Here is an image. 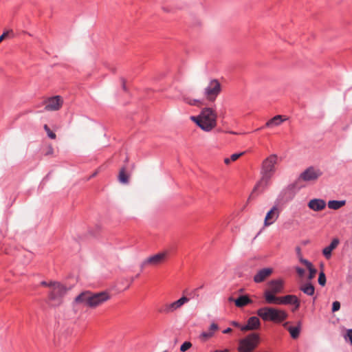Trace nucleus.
Returning a JSON list of instances; mask_svg holds the SVG:
<instances>
[{"mask_svg":"<svg viewBox=\"0 0 352 352\" xmlns=\"http://www.w3.org/2000/svg\"><path fill=\"white\" fill-rule=\"evenodd\" d=\"M346 204L345 200H330L328 201V207L332 210H338Z\"/></svg>","mask_w":352,"mask_h":352,"instance_id":"obj_26","label":"nucleus"},{"mask_svg":"<svg viewBox=\"0 0 352 352\" xmlns=\"http://www.w3.org/2000/svg\"><path fill=\"white\" fill-rule=\"evenodd\" d=\"M183 100L186 103L190 105H196L197 103L199 102L198 100L191 99L189 97H184Z\"/></svg>","mask_w":352,"mask_h":352,"instance_id":"obj_33","label":"nucleus"},{"mask_svg":"<svg viewBox=\"0 0 352 352\" xmlns=\"http://www.w3.org/2000/svg\"><path fill=\"white\" fill-rule=\"evenodd\" d=\"M44 129L45 131H46L47 134V136L50 138V139H55L56 138V134L52 132L50 129L48 127V126L47 124H45L44 125Z\"/></svg>","mask_w":352,"mask_h":352,"instance_id":"obj_31","label":"nucleus"},{"mask_svg":"<svg viewBox=\"0 0 352 352\" xmlns=\"http://www.w3.org/2000/svg\"><path fill=\"white\" fill-rule=\"evenodd\" d=\"M110 298L111 295L107 291L92 292L86 290L76 296L73 302V307L75 312H76V307L80 304L95 309L107 302Z\"/></svg>","mask_w":352,"mask_h":352,"instance_id":"obj_1","label":"nucleus"},{"mask_svg":"<svg viewBox=\"0 0 352 352\" xmlns=\"http://www.w3.org/2000/svg\"><path fill=\"white\" fill-rule=\"evenodd\" d=\"M232 324L233 326H234L235 327H237V328H239L241 329V328L243 326V325H241L238 322L236 321H232Z\"/></svg>","mask_w":352,"mask_h":352,"instance_id":"obj_40","label":"nucleus"},{"mask_svg":"<svg viewBox=\"0 0 352 352\" xmlns=\"http://www.w3.org/2000/svg\"><path fill=\"white\" fill-rule=\"evenodd\" d=\"M190 299L186 296H182L179 299L174 301L176 304L177 309H180L184 304L187 303Z\"/></svg>","mask_w":352,"mask_h":352,"instance_id":"obj_29","label":"nucleus"},{"mask_svg":"<svg viewBox=\"0 0 352 352\" xmlns=\"http://www.w3.org/2000/svg\"><path fill=\"white\" fill-rule=\"evenodd\" d=\"M219 329V326L217 324L214 323V322H212L209 329H208V331H203L201 335H200V338H202L203 340H206L210 338H212L214 334V332Z\"/></svg>","mask_w":352,"mask_h":352,"instance_id":"obj_21","label":"nucleus"},{"mask_svg":"<svg viewBox=\"0 0 352 352\" xmlns=\"http://www.w3.org/2000/svg\"><path fill=\"white\" fill-rule=\"evenodd\" d=\"M51 285L52 287L49 294V298L54 305H59L62 303V299L66 294L67 288L58 282H55Z\"/></svg>","mask_w":352,"mask_h":352,"instance_id":"obj_6","label":"nucleus"},{"mask_svg":"<svg viewBox=\"0 0 352 352\" xmlns=\"http://www.w3.org/2000/svg\"><path fill=\"white\" fill-rule=\"evenodd\" d=\"M284 280L283 279H274L268 283L270 292L275 294H279L283 292L284 289Z\"/></svg>","mask_w":352,"mask_h":352,"instance_id":"obj_15","label":"nucleus"},{"mask_svg":"<svg viewBox=\"0 0 352 352\" xmlns=\"http://www.w3.org/2000/svg\"><path fill=\"white\" fill-rule=\"evenodd\" d=\"M229 301H234L235 305L238 307H243L248 304L252 303V300L246 295L240 296L236 300H234L232 297H230Z\"/></svg>","mask_w":352,"mask_h":352,"instance_id":"obj_19","label":"nucleus"},{"mask_svg":"<svg viewBox=\"0 0 352 352\" xmlns=\"http://www.w3.org/2000/svg\"><path fill=\"white\" fill-rule=\"evenodd\" d=\"M192 346V344L190 342L186 341L184 342L180 346V351L182 352H185L188 350Z\"/></svg>","mask_w":352,"mask_h":352,"instance_id":"obj_32","label":"nucleus"},{"mask_svg":"<svg viewBox=\"0 0 352 352\" xmlns=\"http://www.w3.org/2000/svg\"><path fill=\"white\" fill-rule=\"evenodd\" d=\"M278 162V157L276 154L269 155L263 161L261 168V177L256 184L254 190H264L270 185L271 179L276 171V166Z\"/></svg>","mask_w":352,"mask_h":352,"instance_id":"obj_2","label":"nucleus"},{"mask_svg":"<svg viewBox=\"0 0 352 352\" xmlns=\"http://www.w3.org/2000/svg\"><path fill=\"white\" fill-rule=\"evenodd\" d=\"M166 258V252H160V253L156 254L153 255V256L147 258L146 259L144 260L140 265V267L142 270L147 265H160L165 261Z\"/></svg>","mask_w":352,"mask_h":352,"instance_id":"obj_10","label":"nucleus"},{"mask_svg":"<svg viewBox=\"0 0 352 352\" xmlns=\"http://www.w3.org/2000/svg\"><path fill=\"white\" fill-rule=\"evenodd\" d=\"M178 309L176 307V304L175 302L170 303H166L160 309L159 312L164 314H169L175 312Z\"/></svg>","mask_w":352,"mask_h":352,"instance_id":"obj_23","label":"nucleus"},{"mask_svg":"<svg viewBox=\"0 0 352 352\" xmlns=\"http://www.w3.org/2000/svg\"><path fill=\"white\" fill-rule=\"evenodd\" d=\"M260 336L252 333L239 340L237 350L239 352H253L260 343Z\"/></svg>","mask_w":352,"mask_h":352,"instance_id":"obj_5","label":"nucleus"},{"mask_svg":"<svg viewBox=\"0 0 352 352\" xmlns=\"http://www.w3.org/2000/svg\"><path fill=\"white\" fill-rule=\"evenodd\" d=\"M280 304L281 305H294L295 306L293 311L297 310L300 307V301L295 295H286L280 297Z\"/></svg>","mask_w":352,"mask_h":352,"instance_id":"obj_14","label":"nucleus"},{"mask_svg":"<svg viewBox=\"0 0 352 352\" xmlns=\"http://www.w3.org/2000/svg\"><path fill=\"white\" fill-rule=\"evenodd\" d=\"M340 309V303L338 301H334L332 305V311L336 312Z\"/></svg>","mask_w":352,"mask_h":352,"instance_id":"obj_34","label":"nucleus"},{"mask_svg":"<svg viewBox=\"0 0 352 352\" xmlns=\"http://www.w3.org/2000/svg\"><path fill=\"white\" fill-rule=\"evenodd\" d=\"M63 104V98L59 96L50 97L45 100V109L54 111L60 109Z\"/></svg>","mask_w":352,"mask_h":352,"instance_id":"obj_11","label":"nucleus"},{"mask_svg":"<svg viewBox=\"0 0 352 352\" xmlns=\"http://www.w3.org/2000/svg\"><path fill=\"white\" fill-rule=\"evenodd\" d=\"M286 119L283 118L282 116L277 115L269 120L265 124L264 126H262L259 129H257L256 131L263 129L264 127L268 128H274L275 126H278L280 125Z\"/></svg>","mask_w":352,"mask_h":352,"instance_id":"obj_18","label":"nucleus"},{"mask_svg":"<svg viewBox=\"0 0 352 352\" xmlns=\"http://www.w3.org/2000/svg\"><path fill=\"white\" fill-rule=\"evenodd\" d=\"M2 40H3V36H0V43L1 42Z\"/></svg>","mask_w":352,"mask_h":352,"instance_id":"obj_46","label":"nucleus"},{"mask_svg":"<svg viewBox=\"0 0 352 352\" xmlns=\"http://www.w3.org/2000/svg\"><path fill=\"white\" fill-rule=\"evenodd\" d=\"M300 261L307 267V270L309 272V274L308 276V279L309 280L313 279L315 277L316 274L317 272L316 269L313 267V265L310 261H309L308 260H307L305 258H301L300 259Z\"/></svg>","mask_w":352,"mask_h":352,"instance_id":"obj_22","label":"nucleus"},{"mask_svg":"<svg viewBox=\"0 0 352 352\" xmlns=\"http://www.w3.org/2000/svg\"><path fill=\"white\" fill-rule=\"evenodd\" d=\"M296 271L300 276H302L305 274V270L299 267L296 268Z\"/></svg>","mask_w":352,"mask_h":352,"instance_id":"obj_37","label":"nucleus"},{"mask_svg":"<svg viewBox=\"0 0 352 352\" xmlns=\"http://www.w3.org/2000/svg\"><path fill=\"white\" fill-rule=\"evenodd\" d=\"M231 331H232V329H231V328H230V327H228V328H227V329H224V330L223 331V333H230Z\"/></svg>","mask_w":352,"mask_h":352,"instance_id":"obj_42","label":"nucleus"},{"mask_svg":"<svg viewBox=\"0 0 352 352\" xmlns=\"http://www.w3.org/2000/svg\"><path fill=\"white\" fill-rule=\"evenodd\" d=\"M279 214L280 211L278 207L276 206H274L265 216L264 226H269L273 224L278 219Z\"/></svg>","mask_w":352,"mask_h":352,"instance_id":"obj_12","label":"nucleus"},{"mask_svg":"<svg viewBox=\"0 0 352 352\" xmlns=\"http://www.w3.org/2000/svg\"><path fill=\"white\" fill-rule=\"evenodd\" d=\"M272 269L270 267L260 270L254 276V281L256 283L263 282L272 273Z\"/></svg>","mask_w":352,"mask_h":352,"instance_id":"obj_17","label":"nucleus"},{"mask_svg":"<svg viewBox=\"0 0 352 352\" xmlns=\"http://www.w3.org/2000/svg\"><path fill=\"white\" fill-rule=\"evenodd\" d=\"M261 327V322L258 317L252 316L248 318L247 324L243 325L241 330L243 331H254L259 329Z\"/></svg>","mask_w":352,"mask_h":352,"instance_id":"obj_13","label":"nucleus"},{"mask_svg":"<svg viewBox=\"0 0 352 352\" xmlns=\"http://www.w3.org/2000/svg\"><path fill=\"white\" fill-rule=\"evenodd\" d=\"M221 91V85L218 80L211 79L204 89V96L206 99L214 102Z\"/></svg>","mask_w":352,"mask_h":352,"instance_id":"obj_7","label":"nucleus"},{"mask_svg":"<svg viewBox=\"0 0 352 352\" xmlns=\"http://www.w3.org/2000/svg\"><path fill=\"white\" fill-rule=\"evenodd\" d=\"M229 133H232V134H236V133L233 132V131H230V132H229Z\"/></svg>","mask_w":352,"mask_h":352,"instance_id":"obj_45","label":"nucleus"},{"mask_svg":"<svg viewBox=\"0 0 352 352\" xmlns=\"http://www.w3.org/2000/svg\"><path fill=\"white\" fill-rule=\"evenodd\" d=\"M322 175V172L320 168L309 166L300 174L296 181H298V183L300 181L306 182H314L317 180Z\"/></svg>","mask_w":352,"mask_h":352,"instance_id":"obj_9","label":"nucleus"},{"mask_svg":"<svg viewBox=\"0 0 352 352\" xmlns=\"http://www.w3.org/2000/svg\"><path fill=\"white\" fill-rule=\"evenodd\" d=\"M190 120L203 131L210 132L217 126V114L212 108L205 107L198 116H191Z\"/></svg>","mask_w":352,"mask_h":352,"instance_id":"obj_3","label":"nucleus"},{"mask_svg":"<svg viewBox=\"0 0 352 352\" xmlns=\"http://www.w3.org/2000/svg\"><path fill=\"white\" fill-rule=\"evenodd\" d=\"M300 188L301 186H298V181L296 180L281 190L278 195V199L283 202L292 201Z\"/></svg>","mask_w":352,"mask_h":352,"instance_id":"obj_8","label":"nucleus"},{"mask_svg":"<svg viewBox=\"0 0 352 352\" xmlns=\"http://www.w3.org/2000/svg\"><path fill=\"white\" fill-rule=\"evenodd\" d=\"M55 283V282H50V283H48V282H47V281L43 280V281L41 282V285L42 286L49 287H50V288H51V287H52V285H51V284H52V283Z\"/></svg>","mask_w":352,"mask_h":352,"instance_id":"obj_39","label":"nucleus"},{"mask_svg":"<svg viewBox=\"0 0 352 352\" xmlns=\"http://www.w3.org/2000/svg\"><path fill=\"white\" fill-rule=\"evenodd\" d=\"M296 250H297L298 252H300V248L298 247V248H296Z\"/></svg>","mask_w":352,"mask_h":352,"instance_id":"obj_44","label":"nucleus"},{"mask_svg":"<svg viewBox=\"0 0 352 352\" xmlns=\"http://www.w3.org/2000/svg\"><path fill=\"white\" fill-rule=\"evenodd\" d=\"M231 161H232V160L230 159V157H227V158L224 159V163L226 164H229Z\"/></svg>","mask_w":352,"mask_h":352,"instance_id":"obj_41","label":"nucleus"},{"mask_svg":"<svg viewBox=\"0 0 352 352\" xmlns=\"http://www.w3.org/2000/svg\"><path fill=\"white\" fill-rule=\"evenodd\" d=\"M214 352H229V350L228 349H225V350H216L214 351Z\"/></svg>","mask_w":352,"mask_h":352,"instance_id":"obj_43","label":"nucleus"},{"mask_svg":"<svg viewBox=\"0 0 352 352\" xmlns=\"http://www.w3.org/2000/svg\"><path fill=\"white\" fill-rule=\"evenodd\" d=\"M326 205V201L322 199H312L308 203V207L315 212L322 210Z\"/></svg>","mask_w":352,"mask_h":352,"instance_id":"obj_16","label":"nucleus"},{"mask_svg":"<svg viewBox=\"0 0 352 352\" xmlns=\"http://www.w3.org/2000/svg\"><path fill=\"white\" fill-rule=\"evenodd\" d=\"M123 89H125V85L123 83Z\"/></svg>","mask_w":352,"mask_h":352,"instance_id":"obj_47","label":"nucleus"},{"mask_svg":"<svg viewBox=\"0 0 352 352\" xmlns=\"http://www.w3.org/2000/svg\"><path fill=\"white\" fill-rule=\"evenodd\" d=\"M300 330V329L299 327H290L288 329V331H289L292 338L294 339H296L299 336Z\"/></svg>","mask_w":352,"mask_h":352,"instance_id":"obj_28","label":"nucleus"},{"mask_svg":"<svg viewBox=\"0 0 352 352\" xmlns=\"http://www.w3.org/2000/svg\"><path fill=\"white\" fill-rule=\"evenodd\" d=\"M300 290L305 294L312 296L315 292V287L311 283H306L300 286Z\"/></svg>","mask_w":352,"mask_h":352,"instance_id":"obj_25","label":"nucleus"},{"mask_svg":"<svg viewBox=\"0 0 352 352\" xmlns=\"http://www.w3.org/2000/svg\"><path fill=\"white\" fill-rule=\"evenodd\" d=\"M339 242L338 239H333L330 245L323 249L322 254L326 258L329 259L331 258L332 251L338 246Z\"/></svg>","mask_w":352,"mask_h":352,"instance_id":"obj_20","label":"nucleus"},{"mask_svg":"<svg viewBox=\"0 0 352 352\" xmlns=\"http://www.w3.org/2000/svg\"><path fill=\"white\" fill-rule=\"evenodd\" d=\"M118 179L119 181L122 184H127L128 183V175H126L125 172L124 168H122L119 173L118 175Z\"/></svg>","mask_w":352,"mask_h":352,"instance_id":"obj_27","label":"nucleus"},{"mask_svg":"<svg viewBox=\"0 0 352 352\" xmlns=\"http://www.w3.org/2000/svg\"><path fill=\"white\" fill-rule=\"evenodd\" d=\"M275 293L266 290L264 293L265 301L269 304H280V297H276Z\"/></svg>","mask_w":352,"mask_h":352,"instance_id":"obj_24","label":"nucleus"},{"mask_svg":"<svg viewBox=\"0 0 352 352\" xmlns=\"http://www.w3.org/2000/svg\"><path fill=\"white\" fill-rule=\"evenodd\" d=\"M318 281V283L321 286H324L325 285L327 279H326L325 274L324 273L323 271L320 272Z\"/></svg>","mask_w":352,"mask_h":352,"instance_id":"obj_30","label":"nucleus"},{"mask_svg":"<svg viewBox=\"0 0 352 352\" xmlns=\"http://www.w3.org/2000/svg\"><path fill=\"white\" fill-rule=\"evenodd\" d=\"M346 336L349 338L351 344L352 345V329L347 331Z\"/></svg>","mask_w":352,"mask_h":352,"instance_id":"obj_38","label":"nucleus"},{"mask_svg":"<svg viewBox=\"0 0 352 352\" xmlns=\"http://www.w3.org/2000/svg\"><path fill=\"white\" fill-rule=\"evenodd\" d=\"M13 35H14V33H13L12 30H8L6 32H4L1 36H3V39L4 38L9 37V36L12 37Z\"/></svg>","mask_w":352,"mask_h":352,"instance_id":"obj_35","label":"nucleus"},{"mask_svg":"<svg viewBox=\"0 0 352 352\" xmlns=\"http://www.w3.org/2000/svg\"><path fill=\"white\" fill-rule=\"evenodd\" d=\"M164 352H167V351H164Z\"/></svg>","mask_w":352,"mask_h":352,"instance_id":"obj_48","label":"nucleus"},{"mask_svg":"<svg viewBox=\"0 0 352 352\" xmlns=\"http://www.w3.org/2000/svg\"><path fill=\"white\" fill-rule=\"evenodd\" d=\"M242 155H243V153H234V154L231 155L230 159L232 160V161L234 162V161L236 160Z\"/></svg>","mask_w":352,"mask_h":352,"instance_id":"obj_36","label":"nucleus"},{"mask_svg":"<svg viewBox=\"0 0 352 352\" xmlns=\"http://www.w3.org/2000/svg\"><path fill=\"white\" fill-rule=\"evenodd\" d=\"M256 314L264 321H272L280 323L287 318V314L280 309L274 307H264L256 311Z\"/></svg>","mask_w":352,"mask_h":352,"instance_id":"obj_4","label":"nucleus"}]
</instances>
